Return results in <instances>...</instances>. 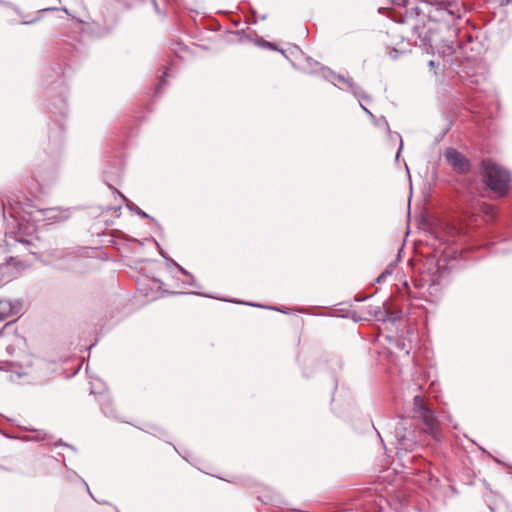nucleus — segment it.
Instances as JSON below:
<instances>
[{
  "instance_id": "obj_1",
  "label": "nucleus",
  "mask_w": 512,
  "mask_h": 512,
  "mask_svg": "<svg viewBox=\"0 0 512 512\" xmlns=\"http://www.w3.org/2000/svg\"><path fill=\"white\" fill-rule=\"evenodd\" d=\"M394 4L408 6V0H391ZM414 9L417 14L412 27L413 40L416 45L425 49L437 48L440 41V23L448 26L459 18L455 5L447 0H418Z\"/></svg>"
},
{
  "instance_id": "obj_2",
  "label": "nucleus",
  "mask_w": 512,
  "mask_h": 512,
  "mask_svg": "<svg viewBox=\"0 0 512 512\" xmlns=\"http://www.w3.org/2000/svg\"><path fill=\"white\" fill-rule=\"evenodd\" d=\"M7 205L10 209V216L17 223L18 231L15 237L18 250H27L30 254L36 255V251L33 249L35 244L31 237L24 238L22 234H26L28 227H24V222L32 221L34 223L48 222L54 223L66 220L70 217V210L61 207H50V208H35L26 199L25 202L16 201L13 199H7V202H3L4 210Z\"/></svg>"
},
{
  "instance_id": "obj_3",
  "label": "nucleus",
  "mask_w": 512,
  "mask_h": 512,
  "mask_svg": "<svg viewBox=\"0 0 512 512\" xmlns=\"http://www.w3.org/2000/svg\"><path fill=\"white\" fill-rule=\"evenodd\" d=\"M421 419L424 424L423 431L429 433L434 438L437 437V420L433 411L428 408L421 396L416 395L413 398V416L402 417L395 426V439L398 449L405 452L413 451L419 443L421 431L417 427V419Z\"/></svg>"
},
{
  "instance_id": "obj_4",
  "label": "nucleus",
  "mask_w": 512,
  "mask_h": 512,
  "mask_svg": "<svg viewBox=\"0 0 512 512\" xmlns=\"http://www.w3.org/2000/svg\"><path fill=\"white\" fill-rule=\"evenodd\" d=\"M483 181L489 189L499 197H504L511 182L510 173L503 167L492 162H483Z\"/></svg>"
},
{
  "instance_id": "obj_5",
  "label": "nucleus",
  "mask_w": 512,
  "mask_h": 512,
  "mask_svg": "<svg viewBox=\"0 0 512 512\" xmlns=\"http://www.w3.org/2000/svg\"><path fill=\"white\" fill-rule=\"evenodd\" d=\"M321 75L325 80L331 82L340 90L349 91L355 98L359 100H370V96L367 95L363 89L353 81L352 78L346 77L342 74H337L328 67L321 68Z\"/></svg>"
},
{
  "instance_id": "obj_6",
  "label": "nucleus",
  "mask_w": 512,
  "mask_h": 512,
  "mask_svg": "<svg viewBox=\"0 0 512 512\" xmlns=\"http://www.w3.org/2000/svg\"><path fill=\"white\" fill-rule=\"evenodd\" d=\"M16 377L27 378L23 384H41L49 378L47 363L42 359H35L30 369L17 373Z\"/></svg>"
},
{
  "instance_id": "obj_7",
  "label": "nucleus",
  "mask_w": 512,
  "mask_h": 512,
  "mask_svg": "<svg viewBox=\"0 0 512 512\" xmlns=\"http://www.w3.org/2000/svg\"><path fill=\"white\" fill-rule=\"evenodd\" d=\"M30 265L29 261L21 259L19 256H11L5 263L0 264V283L9 282Z\"/></svg>"
},
{
  "instance_id": "obj_8",
  "label": "nucleus",
  "mask_w": 512,
  "mask_h": 512,
  "mask_svg": "<svg viewBox=\"0 0 512 512\" xmlns=\"http://www.w3.org/2000/svg\"><path fill=\"white\" fill-rule=\"evenodd\" d=\"M447 163L453 170L459 174H465L470 171V161L455 148H448L444 153Z\"/></svg>"
},
{
  "instance_id": "obj_9",
  "label": "nucleus",
  "mask_w": 512,
  "mask_h": 512,
  "mask_svg": "<svg viewBox=\"0 0 512 512\" xmlns=\"http://www.w3.org/2000/svg\"><path fill=\"white\" fill-rule=\"evenodd\" d=\"M22 308V303L17 299L0 298V322L17 316Z\"/></svg>"
},
{
  "instance_id": "obj_10",
  "label": "nucleus",
  "mask_w": 512,
  "mask_h": 512,
  "mask_svg": "<svg viewBox=\"0 0 512 512\" xmlns=\"http://www.w3.org/2000/svg\"><path fill=\"white\" fill-rule=\"evenodd\" d=\"M101 410L106 417L116 419L121 422L125 420L117 413L112 405V401L108 395H103L100 400Z\"/></svg>"
},
{
  "instance_id": "obj_11",
  "label": "nucleus",
  "mask_w": 512,
  "mask_h": 512,
  "mask_svg": "<svg viewBox=\"0 0 512 512\" xmlns=\"http://www.w3.org/2000/svg\"><path fill=\"white\" fill-rule=\"evenodd\" d=\"M52 105L53 107L51 109V112L53 115H59L61 117H65L67 115L68 106L66 99L64 97L57 99V103L54 102Z\"/></svg>"
},
{
  "instance_id": "obj_12",
  "label": "nucleus",
  "mask_w": 512,
  "mask_h": 512,
  "mask_svg": "<svg viewBox=\"0 0 512 512\" xmlns=\"http://www.w3.org/2000/svg\"><path fill=\"white\" fill-rule=\"evenodd\" d=\"M386 302L383 303V307L376 306L371 307L369 313L378 321L387 322L388 310L385 308Z\"/></svg>"
},
{
  "instance_id": "obj_13",
  "label": "nucleus",
  "mask_w": 512,
  "mask_h": 512,
  "mask_svg": "<svg viewBox=\"0 0 512 512\" xmlns=\"http://www.w3.org/2000/svg\"><path fill=\"white\" fill-rule=\"evenodd\" d=\"M57 123V126H58V131L55 133V135H51L49 136L50 140H53V143L55 145L56 148H60L62 146V142H63V130H64V126L63 124L58 121V120H55Z\"/></svg>"
},
{
  "instance_id": "obj_14",
  "label": "nucleus",
  "mask_w": 512,
  "mask_h": 512,
  "mask_svg": "<svg viewBox=\"0 0 512 512\" xmlns=\"http://www.w3.org/2000/svg\"><path fill=\"white\" fill-rule=\"evenodd\" d=\"M407 51H408V49L406 47H400V48L394 47L388 51V55L390 56L391 59L395 60L398 58V56L400 54H403Z\"/></svg>"
},
{
  "instance_id": "obj_15",
  "label": "nucleus",
  "mask_w": 512,
  "mask_h": 512,
  "mask_svg": "<svg viewBox=\"0 0 512 512\" xmlns=\"http://www.w3.org/2000/svg\"><path fill=\"white\" fill-rule=\"evenodd\" d=\"M373 123L378 126L384 128L389 134H392L389 124L384 116H381L379 119L372 120Z\"/></svg>"
},
{
  "instance_id": "obj_16",
  "label": "nucleus",
  "mask_w": 512,
  "mask_h": 512,
  "mask_svg": "<svg viewBox=\"0 0 512 512\" xmlns=\"http://www.w3.org/2000/svg\"><path fill=\"white\" fill-rule=\"evenodd\" d=\"M0 5H1V6H4V7H6V8L11 9L14 13H16L17 15H19L20 17H23V13H22V11L19 9V7H17V6H16V5H14L13 3L8 2V1H4V0H0Z\"/></svg>"
},
{
  "instance_id": "obj_17",
  "label": "nucleus",
  "mask_w": 512,
  "mask_h": 512,
  "mask_svg": "<svg viewBox=\"0 0 512 512\" xmlns=\"http://www.w3.org/2000/svg\"><path fill=\"white\" fill-rule=\"evenodd\" d=\"M161 255L162 257H164L168 263L174 265L183 275L185 276H191V273L189 271H187L185 268H183L181 265H179L177 262H175L174 260L170 259V258H167L163 252H161Z\"/></svg>"
},
{
  "instance_id": "obj_18",
  "label": "nucleus",
  "mask_w": 512,
  "mask_h": 512,
  "mask_svg": "<svg viewBox=\"0 0 512 512\" xmlns=\"http://www.w3.org/2000/svg\"><path fill=\"white\" fill-rule=\"evenodd\" d=\"M259 45L263 46V47H267L271 50H277L279 51V49L276 48V46L274 45V43L272 42H268V41H265V40H261V42H259ZM281 54L287 58V55L285 54V51L284 50H280Z\"/></svg>"
},
{
  "instance_id": "obj_19",
  "label": "nucleus",
  "mask_w": 512,
  "mask_h": 512,
  "mask_svg": "<svg viewBox=\"0 0 512 512\" xmlns=\"http://www.w3.org/2000/svg\"><path fill=\"white\" fill-rule=\"evenodd\" d=\"M33 178L40 183V180L43 182L46 181V177L42 176L40 172H34ZM54 179V172L51 173V175L47 178V180H53Z\"/></svg>"
},
{
  "instance_id": "obj_20",
  "label": "nucleus",
  "mask_w": 512,
  "mask_h": 512,
  "mask_svg": "<svg viewBox=\"0 0 512 512\" xmlns=\"http://www.w3.org/2000/svg\"><path fill=\"white\" fill-rule=\"evenodd\" d=\"M168 76L167 72L165 71L163 76L160 78V81H159V84L158 86L156 87V94H159L161 92V89L163 88V86L166 84V80L165 78Z\"/></svg>"
},
{
  "instance_id": "obj_21",
  "label": "nucleus",
  "mask_w": 512,
  "mask_h": 512,
  "mask_svg": "<svg viewBox=\"0 0 512 512\" xmlns=\"http://www.w3.org/2000/svg\"><path fill=\"white\" fill-rule=\"evenodd\" d=\"M133 206H134V205H129V204H128L129 209H130V210L135 211V213H136L137 215H139V216H141V217H143V218H150V216H149L146 212H144L143 210H141V209H140V208H138V207L133 208Z\"/></svg>"
},
{
  "instance_id": "obj_22",
  "label": "nucleus",
  "mask_w": 512,
  "mask_h": 512,
  "mask_svg": "<svg viewBox=\"0 0 512 512\" xmlns=\"http://www.w3.org/2000/svg\"><path fill=\"white\" fill-rule=\"evenodd\" d=\"M399 319H400V315H399V313H396V312H389V311H388V318H387V321L392 322L393 324H395Z\"/></svg>"
},
{
  "instance_id": "obj_23",
  "label": "nucleus",
  "mask_w": 512,
  "mask_h": 512,
  "mask_svg": "<svg viewBox=\"0 0 512 512\" xmlns=\"http://www.w3.org/2000/svg\"><path fill=\"white\" fill-rule=\"evenodd\" d=\"M391 275V271L389 269H386L385 271H383L377 278H376V282L377 283H380L382 282L387 276Z\"/></svg>"
},
{
  "instance_id": "obj_24",
  "label": "nucleus",
  "mask_w": 512,
  "mask_h": 512,
  "mask_svg": "<svg viewBox=\"0 0 512 512\" xmlns=\"http://www.w3.org/2000/svg\"><path fill=\"white\" fill-rule=\"evenodd\" d=\"M188 278L190 279L189 281V285L194 287V288H200V285L198 284V282L196 281L195 277L191 274V276H188Z\"/></svg>"
},
{
  "instance_id": "obj_25",
  "label": "nucleus",
  "mask_w": 512,
  "mask_h": 512,
  "mask_svg": "<svg viewBox=\"0 0 512 512\" xmlns=\"http://www.w3.org/2000/svg\"><path fill=\"white\" fill-rule=\"evenodd\" d=\"M360 107L371 118V120L375 119L373 113L369 109H367L362 103H360Z\"/></svg>"
},
{
  "instance_id": "obj_26",
  "label": "nucleus",
  "mask_w": 512,
  "mask_h": 512,
  "mask_svg": "<svg viewBox=\"0 0 512 512\" xmlns=\"http://www.w3.org/2000/svg\"><path fill=\"white\" fill-rule=\"evenodd\" d=\"M266 308L268 309H272V310H277V311H280L284 314H288L290 309L289 308H284V309H280V308H276V307H272V306H266Z\"/></svg>"
},
{
  "instance_id": "obj_27",
  "label": "nucleus",
  "mask_w": 512,
  "mask_h": 512,
  "mask_svg": "<svg viewBox=\"0 0 512 512\" xmlns=\"http://www.w3.org/2000/svg\"><path fill=\"white\" fill-rule=\"evenodd\" d=\"M395 135H396V137H397V138H399V140H400V147H399L398 153L396 154V159H398L399 154H400V152H401V150H402V147H403V141H402L401 136H400L398 133H395Z\"/></svg>"
},
{
  "instance_id": "obj_28",
  "label": "nucleus",
  "mask_w": 512,
  "mask_h": 512,
  "mask_svg": "<svg viewBox=\"0 0 512 512\" xmlns=\"http://www.w3.org/2000/svg\"><path fill=\"white\" fill-rule=\"evenodd\" d=\"M450 233H451V234H460V233H461V230H460V228L451 227V228H450Z\"/></svg>"
},
{
  "instance_id": "obj_29",
  "label": "nucleus",
  "mask_w": 512,
  "mask_h": 512,
  "mask_svg": "<svg viewBox=\"0 0 512 512\" xmlns=\"http://www.w3.org/2000/svg\"><path fill=\"white\" fill-rule=\"evenodd\" d=\"M37 21V19H32V20H23L21 22V24H24V25H30V24H33Z\"/></svg>"
},
{
  "instance_id": "obj_30",
  "label": "nucleus",
  "mask_w": 512,
  "mask_h": 512,
  "mask_svg": "<svg viewBox=\"0 0 512 512\" xmlns=\"http://www.w3.org/2000/svg\"><path fill=\"white\" fill-rule=\"evenodd\" d=\"M152 5L154 7V10L157 12V13H160L159 11V7H158V4L156 2V0H152Z\"/></svg>"
},
{
  "instance_id": "obj_31",
  "label": "nucleus",
  "mask_w": 512,
  "mask_h": 512,
  "mask_svg": "<svg viewBox=\"0 0 512 512\" xmlns=\"http://www.w3.org/2000/svg\"><path fill=\"white\" fill-rule=\"evenodd\" d=\"M168 295H183L186 294L185 292H176V291H169L166 292Z\"/></svg>"
},
{
  "instance_id": "obj_32",
  "label": "nucleus",
  "mask_w": 512,
  "mask_h": 512,
  "mask_svg": "<svg viewBox=\"0 0 512 512\" xmlns=\"http://www.w3.org/2000/svg\"><path fill=\"white\" fill-rule=\"evenodd\" d=\"M44 439V436H42L39 432L37 433V435L35 436V440L37 441H41Z\"/></svg>"
},
{
  "instance_id": "obj_33",
  "label": "nucleus",
  "mask_w": 512,
  "mask_h": 512,
  "mask_svg": "<svg viewBox=\"0 0 512 512\" xmlns=\"http://www.w3.org/2000/svg\"><path fill=\"white\" fill-rule=\"evenodd\" d=\"M83 483L85 484V487L87 488L89 495L94 499L93 495L91 494V492L89 490L88 484L85 481H83Z\"/></svg>"
},
{
  "instance_id": "obj_34",
  "label": "nucleus",
  "mask_w": 512,
  "mask_h": 512,
  "mask_svg": "<svg viewBox=\"0 0 512 512\" xmlns=\"http://www.w3.org/2000/svg\"><path fill=\"white\" fill-rule=\"evenodd\" d=\"M434 64H435V63H434V61H433V60L429 61V66H430V67H434Z\"/></svg>"
},
{
  "instance_id": "obj_35",
  "label": "nucleus",
  "mask_w": 512,
  "mask_h": 512,
  "mask_svg": "<svg viewBox=\"0 0 512 512\" xmlns=\"http://www.w3.org/2000/svg\"><path fill=\"white\" fill-rule=\"evenodd\" d=\"M192 294L202 295V294H201V293H199V292H192ZM203 295H204V296H206V297H208V295H206V294H203Z\"/></svg>"
},
{
  "instance_id": "obj_36",
  "label": "nucleus",
  "mask_w": 512,
  "mask_h": 512,
  "mask_svg": "<svg viewBox=\"0 0 512 512\" xmlns=\"http://www.w3.org/2000/svg\"><path fill=\"white\" fill-rule=\"evenodd\" d=\"M247 305H250V306H256L255 304L253 303H246ZM258 307H263L262 305H257Z\"/></svg>"
},
{
  "instance_id": "obj_37",
  "label": "nucleus",
  "mask_w": 512,
  "mask_h": 512,
  "mask_svg": "<svg viewBox=\"0 0 512 512\" xmlns=\"http://www.w3.org/2000/svg\"><path fill=\"white\" fill-rule=\"evenodd\" d=\"M100 503H101V504H109V503H108V502H106V501H102V502H100Z\"/></svg>"
},
{
  "instance_id": "obj_38",
  "label": "nucleus",
  "mask_w": 512,
  "mask_h": 512,
  "mask_svg": "<svg viewBox=\"0 0 512 512\" xmlns=\"http://www.w3.org/2000/svg\"><path fill=\"white\" fill-rule=\"evenodd\" d=\"M115 509H116V512H120L117 508H115Z\"/></svg>"
}]
</instances>
